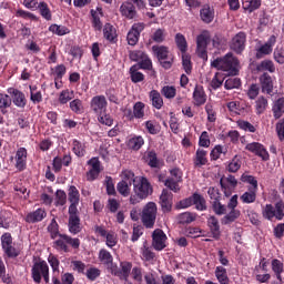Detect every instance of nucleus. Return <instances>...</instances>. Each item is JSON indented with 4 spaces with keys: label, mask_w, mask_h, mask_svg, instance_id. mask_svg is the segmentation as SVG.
I'll return each mask as SVG.
<instances>
[{
    "label": "nucleus",
    "mask_w": 284,
    "mask_h": 284,
    "mask_svg": "<svg viewBox=\"0 0 284 284\" xmlns=\"http://www.w3.org/2000/svg\"><path fill=\"white\" fill-rule=\"evenodd\" d=\"M165 37H168V33H165V29H158L153 32L151 39L152 41H154V43H163V41H165Z\"/></svg>",
    "instance_id": "nucleus-59"
},
{
    "label": "nucleus",
    "mask_w": 284,
    "mask_h": 284,
    "mask_svg": "<svg viewBox=\"0 0 284 284\" xmlns=\"http://www.w3.org/2000/svg\"><path fill=\"white\" fill-rule=\"evenodd\" d=\"M133 115L135 119H144L145 116V103L139 101L135 102L133 105Z\"/></svg>",
    "instance_id": "nucleus-51"
},
{
    "label": "nucleus",
    "mask_w": 284,
    "mask_h": 284,
    "mask_svg": "<svg viewBox=\"0 0 284 284\" xmlns=\"http://www.w3.org/2000/svg\"><path fill=\"white\" fill-rule=\"evenodd\" d=\"M140 69L134 67V64L130 68L129 74L131 77L132 83H142V81H145V74H143Z\"/></svg>",
    "instance_id": "nucleus-41"
},
{
    "label": "nucleus",
    "mask_w": 284,
    "mask_h": 284,
    "mask_svg": "<svg viewBox=\"0 0 284 284\" xmlns=\"http://www.w3.org/2000/svg\"><path fill=\"white\" fill-rule=\"evenodd\" d=\"M182 65L186 74H192V58L187 53H182Z\"/></svg>",
    "instance_id": "nucleus-57"
},
{
    "label": "nucleus",
    "mask_w": 284,
    "mask_h": 284,
    "mask_svg": "<svg viewBox=\"0 0 284 284\" xmlns=\"http://www.w3.org/2000/svg\"><path fill=\"white\" fill-rule=\"evenodd\" d=\"M245 150H247V152H252L255 156H260L262 161H270V152H267V149H265V146L260 142L247 143L245 145Z\"/></svg>",
    "instance_id": "nucleus-14"
},
{
    "label": "nucleus",
    "mask_w": 284,
    "mask_h": 284,
    "mask_svg": "<svg viewBox=\"0 0 284 284\" xmlns=\"http://www.w3.org/2000/svg\"><path fill=\"white\" fill-rule=\"evenodd\" d=\"M49 32L57 34V37H65V34H70V29L63 24L53 23L49 27Z\"/></svg>",
    "instance_id": "nucleus-42"
},
{
    "label": "nucleus",
    "mask_w": 284,
    "mask_h": 284,
    "mask_svg": "<svg viewBox=\"0 0 284 284\" xmlns=\"http://www.w3.org/2000/svg\"><path fill=\"white\" fill-rule=\"evenodd\" d=\"M161 94L165 99L172 100L176 97V87H174V85H164L161 89Z\"/></svg>",
    "instance_id": "nucleus-53"
},
{
    "label": "nucleus",
    "mask_w": 284,
    "mask_h": 284,
    "mask_svg": "<svg viewBox=\"0 0 284 284\" xmlns=\"http://www.w3.org/2000/svg\"><path fill=\"white\" fill-rule=\"evenodd\" d=\"M255 110H256V114H263V112L267 110V100L265 99V97H260L255 101Z\"/></svg>",
    "instance_id": "nucleus-58"
},
{
    "label": "nucleus",
    "mask_w": 284,
    "mask_h": 284,
    "mask_svg": "<svg viewBox=\"0 0 284 284\" xmlns=\"http://www.w3.org/2000/svg\"><path fill=\"white\" fill-rule=\"evenodd\" d=\"M274 45H276V36H271L264 44L256 49L255 58L263 59V57L272 54Z\"/></svg>",
    "instance_id": "nucleus-15"
},
{
    "label": "nucleus",
    "mask_w": 284,
    "mask_h": 284,
    "mask_svg": "<svg viewBox=\"0 0 284 284\" xmlns=\"http://www.w3.org/2000/svg\"><path fill=\"white\" fill-rule=\"evenodd\" d=\"M173 199H174V195L172 194V192H170L166 189H163L160 195V205L162 207V212L164 213L172 212Z\"/></svg>",
    "instance_id": "nucleus-21"
},
{
    "label": "nucleus",
    "mask_w": 284,
    "mask_h": 284,
    "mask_svg": "<svg viewBox=\"0 0 284 284\" xmlns=\"http://www.w3.org/2000/svg\"><path fill=\"white\" fill-rule=\"evenodd\" d=\"M225 90H234L241 88V79L229 78L224 83Z\"/></svg>",
    "instance_id": "nucleus-62"
},
{
    "label": "nucleus",
    "mask_w": 284,
    "mask_h": 284,
    "mask_svg": "<svg viewBox=\"0 0 284 284\" xmlns=\"http://www.w3.org/2000/svg\"><path fill=\"white\" fill-rule=\"evenodd\" d=\"M193 205H195V210L199 212H205L207 210L205 197L199 193H193Z\"/></svg>",
    "instance_id": "nucleus-39"
},
{
    "label": "nucleus",
    "mask_w": 284,
    "mask_h": 284,
    "mask_svg": "<svg viewBox=\"0 0 284 284\" xmlns=\"http://www.w3.org/2000/svg\"><path fill=\"white\" fill-rule=\"evenodd\" d=\"M52 247L57 252H63L64 254H68L70 252V247H72L73 250H79V247H81V240L61 233L53 241Z\"/></svg>",
    "instance_id": "nucleus-3"
},
{
    "label": "nucleus",
    "mask_w": 284,
    "mask_h": 284,
    "mask_svg": "<svg viewBox=\"0 0 284 284\" xmlns=\"http://www.w3.org/2000/svg\"><path fill=\"white\" fill-rule=\"evenodd\" d=\"M90 14H91L92 28L97 32H101L103 30V22H101V16H99V13H97V11H94V9L90 10Z\"/></svg>",
    "instance_id": "nucleus-43"
},
{
    "label": "nucleus",
    "mask_w": 284,
    "mask_h": 284,
    "mask_svg": "<svg viewBox=\"0 0 284 284\" xmlns=\"http://www.w3.org/2000/svg\"><path fill=\"white\" fill-rule=\"evenodd\" d=\"M143 30H145V23L143 22L134 23L131 27L126 36L129 45H136L139 43V39L141 38Z\"/></svg>",
    "instance_id": "nucleus-12"
},
{
    "label": "nucleus",
    "mask_w": 284,
    "mask_h": 284,
    "mask_svg": "<svg viewBox=\"0 0 284 284\" xmlns=\"http://www.w3.org/2000/svg\"><path fill=\"white\" fill-rule=\"evenodd\" d=\"M129 150H133L134 152H139L145 145V140L141 135H134L133 138L129 139L126 143Z\"/></svg>",
    "instance_id": "nucleus-30"
},
{
    "label": "nucleus",
    "mask_w": 284,
    "mask_h": 284,
    "mask_svg": "<svg viewBox=\"0 0 284 284\" xmlns=\"http://www.w3.org/2000/svg\"><path fill=\"white\" fill-rule=\"evenodd\" d=\"M262 216L266 219V221H272L276 219L277 221H283L284 217V203L280 201L274 205L266 204L262 210Z\"/></svg>",
    "instance_id": "nucleus-8"
},
{
    "label": "nucleus",
    "mask_w": 284,
    "mask_h": 284,
    "mask_svg": "<svg viewBox=\"0 0 284 284\" xmlns=\"http://www.w3.org/2000/svg\"><path fill=\"white\" fill-rule=\"evenodd\" d=\"M256 192H258V189H247V191L240 196V201L247 205L256 203Z\"/></svg>",
    "instance_id": "nucleus-34"
},
{
    "label": "nucleus",
    "mask_w": 284,
    "mask_h": 284,
    "mask_svg": "<svg viewBox=\"0 0 284 284\" xmlns=\"http://www.w3.org/2000/svg\"><path fill=\"white\" fill-rule=\"evenodd\" d=\"M28 165V150L26 148H19L16 153V168L19 172H23Z\"/></svg>",
    "instance_id": "nucleus-23"
},
{
    "label": "nucleus",
    "mask_w": 284,
    "mask_h": 284,
    "mask_svg": "<svg viewBox=\"0 0 284 284\" xmlns=\"http://www.w3.org/2000/svg\"><path fill=\"white\" fill-rule=\"evenodd\" d=\"M215 277L220 284H229L230 277L227 276V268L224 266H216L215 267Z\"/></svg>",
    "instance_id": "nucleus-38"
},
{
    "label": "nucleus",
    "mask_w": 284,
    "mask_h": 284,
    "mask_svg": "<svg viewBox=\"0 0 284 284\" xmlns=\"http://www.w3.org/2000/svg\"><path fill=\"white\" fill-rule=\"evenodd\" d=\"M273 59L276 63L283 64L284 63V49L283 48H275L273 52Z\"/></svg>",
    "instance_id": "nucleus-64"
},
{
    "label": "nucleus",
    "mask_w": 284,
    "mask_h": 284,
    "mask_svg": "<svg viewBox=\"0 0 284 284\" xmlns=\"http://www.w3.org/2000/svg\"><path fill=\"white\" fill-rule=\"evenodd\" d=\"M223 81H225V74L216 72L211 80V88H213V90H219V88L223 85Z\"/></svg>",
    "instance_id": "nucleus-52"
},
{
    "label": "nucleus",
    "mask_w": 284,
    "mask_h": 284,
    "mask_svg": "<svg viewBox=\"0 0 284 284\" xmlns=\"http://www.w3.org/2000/svg\"><path fill=\"white\" fill-rule=\"evenodd\" d=\"M257 72H276V67L272 60H264L256 67Z\"/></svg>",
    "instance_id": "nucleus-45"
},
{
    "label": "nucleus",
    "mask_w": 284,
    "mask_h": 284,
    "mask_svg": "<svg viewBox=\"0 0 284 284\" xmlns=\"http://www.w3.org/2000/svg\"><path fill=\"white\" fill-rule=\"evenodd\" d=\"M207 226L215 240L221 239V225L219 224V219H216V216L212 215L207 219Z\"/></svg>",
    "instance_id": "nucleus-28"
},
{
    "label": "nucleus",
    "mask_w": 284,
    "mask_h": 284,
    "mask_svg": "<svg viewBox=\"0 0 284 284\" xmlns=\"http://www.w3.org/2000/svg\"><path fill=\"white\" fill-rule=\"evenodd\" d=\"M263 0H243L242 8L245 12L252 14V12H256L261 8Z\"/></svg>",
    "instance_id": "nucleus-31"
},
{
    "label": "nucleus",
    "mask_w": 284,
    "mask_h": 284,
    "mask_svg": "<svg viewBox=\"0 0 284 284\" xmlns=\"http://www.w3.org/2000/svg\"><path fill=\"white\" fill-rule=\"evenodd\" d=\"M72 99H74V91L65 89L60 92L58 101L61 105H65L69 101H72Z\"/></svg>",
    "instance_id": "nucleus-48"
},
{
    "label": "nucleus",
    "mask_w": 284,
    "mask_h": 284,
    "mask_svg": "<svg viewBox=\"0 0 284 284\" xmlns=\"http://www.w3.org/2000/svg\"><path fill=\"white\" fill-rule=\"evenodd\" d=\"M1 246L8 258H17L21 254V251L12 245V234L10 233L1 235Z\"/></svg>",
    "instance_id": "nucleus-9"
},
{
    "label": "nucleus",
    "mask_w": 284,
    "mask_h": 284,
    "mask_svg": "<svg viewBox=\"0 0 284 284\" xmlns=\"http://www.w3.org/2000/svg\"><path fill=\"white\" fill-rule=\"evenodd\" d=\"M73 283H74V275H72L71 273L63 274L61 276V281L57 277H53V284H73Z\"/></svg>",
    "instance_id": "nucleus-63"
},
{
    "label": "nucleus",
    "mask_w": 284,
    "mask_h": 284,
    "mask_svg": "<svg viewBox=\"0 0 284 284\" xmlns=\"http://www.w3.org/2000/svg\"><path fill=\"white\" fill-rule=\"evenodd\" d=\"M38 8H39L40 14L43 19H45L47 21H52V12L50 11V8L48 7V3L40 2L38 4Z\"/></svg>",
    "instance_id": "nucleus-54"
},
{
    "label": "nucleus",
    "mask_w": 284,
    "mask_h": 284,
    "mask_svg": "<svg viewBox=\"0 0 284 284\" xmlns=\"http://www.w3.org/2000/svg\"><path fill=\"white\" fill-rule=\"evenodd\" d=\"M99 261L102 263V265L106 266V270L109 272L112 271V268L114 267V256H112V253H110V251L105 250V248H101L99 251V256H98Z\"/></svg>",
    "instance_id": "nucleus-24"
},
{
    "label": "nucleus",
    "mask_w": 284,
    "mask_h": 284,
    "mask_svg": "<svg viewBox=\"0 0 284 284\" xmlns=\"http://www.w3.org/2000/svg\"><path fill=\"white\" fill-rule=\"evenodd\" d=\"M47 230L52 241H55V239L61 235V233L59 232V223H57L55 219L51 220V223L48 225Z\"/></svg>",
    "instance_id": "nucleus-50"
},
{
    "label": "nucleus",
    "mask_w": 284,
    "mask_h": 284,
    "mask_svg": "<svg viewBox=\"0 0 284 284\" xmlns=\"http://www.w3.org/2000/svg\"><path fill=\"white\" fill-rule=\"evenodd\" d=\"M194 221H196V213L184 212L178 215V223H180V225H190V223H194Z\"/></svg>",
    "instance_id": "nucleus-37"
},
{
    "label": "nucleus",
    "mask_w": 284,
    "mask_h": 284,
    "mask_svg": "<svg viewBox=\"0 0 284 284\" xmlns=\"http://www.w3.org/2000/svg\"><path fill=\"white\" fill-rule=\"evenodd\" d=\"M88 165H91V170L87 173V181H97L101 174V161L99 158H92L88 161Z\"/></svg>",
    "instance_id": "nucleus-20"
},
{
    "label": "nucleus",
    "mask_w": 284,
    "mask_h": 284,
    "mask_svg": "<svg viewBox=\"0 0 284 284\" xmlns=\"http://www.w3.org/2000/svg\"><path fill=\"white\" fill-rule=\"evenodd\" d=\"M175 45L178 50H180L181 54L187 53V39H185L183 33L175 34Z\"/></svg>",
    "instance_id": "nucleus-40"
},
{
    "label": "nucleus",
    "mask_w": 284,
    "mask_h": 284,
    "mask_svg": "<svg viewBox=\"0 0 284 284\" xmlns=\"http://www.w3.org/2000/svg\"><path fill=\"white\" fill-rule=\"evenodd\" d=\"M221 154H227V148L217 144L213 148V150L210 153L211 161H219V159H221Z\"/></svg>",
    "instance_id": "nucleus-49"
},
{
    "label": "nucleus",
    "mask_w": 284,
    "mask_h": 284,
    "mask_svg": "<svg viewBox=\"0 0 284 284\" xmlns=\"http://www.w3.org/2000/svg\"><path fill=\"white\" fill-rule=\"evenodd\" d=\"M88 146L85 145V142H81L77 139L72 140V152L75 154V156H79L80 159L85 156Z\"/></svg>",
    "instance_id": "nucleus-32"
},
{
    "label": "nucleus",
    "mask_w": 284,
    "mask_h": 284,
    "mask_svg": "<svg viewBox=\"0 0 284 284\" xmlns=\"http://www.w3.org/2000/svg\"><path fill=\"white\" fill-rule=\"evenodd\" d=\"M156 214H159V207L156 206V203L154 202H148L141 213V222L142 225L146 227V230H152L156 223Z\"/></svg>",
    "instance_id": "nucleus-4"
},
{
    "label": "nucleus",
    "mask_w": 284,
    "mask_h": 284,
    "mask_svg": "<svg viewBox=\"0 0 284 284\" xmlns=\"http://www.w3.org/2000/svg\"><path fill=\"white\" fill-rule=\"evenodd\" d=\"M215 17L216 11L214 10V7L206 3L200 9V19L202 23L210 24L214 21Z\"/></svg>",
    "instance_id": "nucleus-19"
},
{
    "label": "nucleus",
    "mask_w": 284,
    "mask_h": 284,
    "mask_svg": "<svg viewBox=\"0 0 284 284\" xmlns=\"http://www.w3.org/2000/svg\"><path fill=\"white\" fill-rule=\"evenodd\" d=\"M149 99L155 110H161V108H163L164 102L163 97H161V92L151 90L149 93Z\"/></svg>",
    "instance_id": "nucleus-33"
},
{
    "label": "nucleus",
    "mask_w": 284,
    "mask_h": 284,
    "mask_svg": "<svg viewBox=\"0 0 284 284\" xmlns=\"http://www.w3.org/2000/svg\"><path fill=\"white\" fill-rule=\"evenodd\" d=\"M205 103H207L205 89L203 85L196 84L193 91V105H195V108H201V105H205Z\"/></svg>",
    "instance_id": "nucleus-18"
},
{
    "label": "nucleus",
    "mask_w": 284,
    "mask_h": 284,
    "mask_svg": "<svg viewBox=\"0 0 284 284\" xmlns=\"http://www.w3.org/2000/svg\"><path fill=\"white\" fill-rule=\"evenodd\" d=\"M152 52L164 70H170V68H172L174 63V55L170 54V49L168 47L153 45Z\"/></svg>",
    "instance_id": "nucleus-7"
},
{
    "label": "nucleus",
    "mask_w": 284,
    "mask_h": 284,
    "mask_svg": "<svg viewBox=\"0 0 284 284\" xmlns=\"http://www.w3.org/2000/svg\"><path fill=\"white\" fill-rule=\"evenodd\" d=\"M226 207H227V210H230V212L226 213L221 219V223H222V225H232V223H235L236 221H239V219H241V211L236 209V207H239V195L237 194L233 195L230 199Z\"/></svg>",
    "instance_id": "nucleus-6"
},
{
    "label": "nucleus",
    "mask_w": 284,
    "mask_h": 284,
    "mask_svg": "<svg viewBox=\"0 0 284 284\" xmlns=\"http://www.w3.org/2000/svg\"><path fill=\"white\" fill-rule=\"evenodd\" d=\"M133 193L130 195L129 203L136 205L141 201H145L153 192L152 184L145 176H140L138 180H133Z\"/></svg>",
    "instance_id": "nucleus-1"
},
{
    "label": "nucleus",
    "mask_w": 284,
    "mask_h": 284,
    "mask_svg": "<svg viewBox=\"0 0 284 284\" xmlns=\"http://www.w3.org/2000/svg\"><path fill=\"white\" fill-rule=\"evenodd\" d=\"M146 55H148V53H145V51L134 50V51H130L129 59L131 61L140 63L141 61H143L144 57H146Z\"/></svg>",
    "instance_id": "nucleus-60"
},
{
    "label": "nucleus",
    "mask_w": 284,
    "mask_h": 284,
    "mask_svg": "<svg viewBox=\"0 0 284 284\" xmlns=\"http://www.w3.org/2000/svg\"><path fill=\"white\" fill-rule=\"evenodd\" d=\"M130 183H128V181L122 180L121 182L118 183L116 185V190L119 192V194H121L122 196H128L130 194Z\"/></svg>",
    "instance_id": "nucleus-61"
},
{
    "label": "nucleus",
    "mask_w": 284,
    "mask_h": 284,
    "mask_svg": "<svg viewBox=\"0 0 284 284\" xmlns=\"http://www.w3.org/2000/svg\"><path fill=\"white\" fill-rule=\"evenodd\" d=\"M260 83L262 92H266V94H272V92H274V80H272V75H270V73L264 72L260 77Z\"/></svg>",
    "instance_id": "nucleus-25"
},
{
    "label": "nucleus",
    "mask_w": 284,
    "mask_h": 284,
    "mask_svg": "<svg viewBox=\"0 0 284 284\" xmlns=\"http://www.w3.org/2000/svg\"><path fill=\"white\" fill-rule=\"evenodd\" d=\"M8 94L11 95L12 102L16 108H26L28 105V99H26V93L20 91L19 89L9 88Z\"/></svg>",
    "instance_id": "nucleus-16"
},
{
    "label": "nucleus",
    "mask_w": 284,
    "mask_h": 284,
    "mask_svg": "<svg viewBox=\"0 0 284 284\" xmlns=\"http://www.w3.org/2000/svg\"><path fill=\"white\" fill-rule=\"evenodd\" d=\"M207 43H210V33L207 31L197 36L196 48H207Z\"/></svg>",
    "instance_id": "nucleus-56"
},
{
    "label": "nucleus",
    "mask_w": 284,
    "mask_h": 284,
    "mask_svg": "<svg viewBox=\"0 0 284 284\" xmlns=\"http://www.w3.org/2000/svg\"><path fill=\"white\" fill-rule=\"evenodd\" d=\"M207 151L199 148L193 156V165L194 168H203V165H207Z\"/></svg>",
    "instance_id": "nucleus-27"
},
{
    "label": "nucleus",
    "mask_w": 284,
    "mask_h": 284,
    "mask_svg": "<svg viewBox=\"0 0 284 284\" xmlns=\"http://www.w3.org/2000/svg\"><path fill=\"white\" fill-rule=\"evenodd\" d=\"M165 241H168V235L161 229H156L152 233V246L156 252H163L164 248L168 247L165 245Z\"/></svg>",
    "instance_id": "nucleus-13"
},
{
    "label": "nucleus",
    "mask_w": 284,
    "mask_h": 284,
    "mask_svg": "<svg viewBox=\"0 0 284 284\" xmlns=\"http://www.w3.org/2000/svg\"><path fill=\"white\" fill-rule=\"evenodd\" d=\"M211 68L226 72V77H236L239 74V58L232 52H227L224 57L216 58L211 62Z\"/></svg>",
    "instance_id": "nucleus-2"
},
{
    "label": "nucleus",
    "mask_w": 284,
    "mask_h": 284,
    "mask_svg": "<svg viewBox=\"0 0 284 284\" xmlns=\"http://www.w3.org/2000/svg\"><path fill=\"white\" fill-rule=\"evenodd\" d=\"M48 216V212L45 211V209L40 207L37 209L33 212H29L26 217L24 221L26 223H41V221H43V219H45Z\"/></svg>",
    "instance_id": "nucleus-22"
},
{
    "label": "nucleus",
    "mask_w": 284,
    "mask_h": 284,
    "mask_svg": "<svg viewBox=\"0 0 284 284\" xmlns=\"http://www.w3.org/2000/svg\"><path fill=\"white\" fill-rule=\"evenodd\" d=\"M69 108L74 114H83V101L81 99H74L69 103Z\"/></svg>",
    "instance_id": "nucleus-55"
},
{
    "label": "nucleus",
    "mask_w": 284,
    "mask_h": 284,
    "mask_svg": "<svg viewBox=\"0 0 284 284\" xmlns=\"http://www.w3.org/2000/svg\"><path fill=\"white\" fill-rule=\"evenodd\" d=\"M272 272L275 275V277L280 281V283H283V272H284V264L278 258H274L271 262Z\"/></svg>",
    "instance_id": "nucleus-29"
},
{
    "label": "nucleus",
    "mask_w": 284,
    "mask_h": 284,
    "mask_svg": "<svg viewBox=\"0 0 284 284\" xmlns=\"http://www.w3.org/2000/svg\"><path fill=\"white\" fill-rule=\"evenodd\" d=\"M120 14L125 19H134L136 17V7L128 0L120 6Z\"/></svg>",
    "instance_id": "nucleus-26"
},
{
    "label": "nucleus",
    "mask_w": 284,
    "mask_h": 284,
    "mask_svg": "<svg viewBox=\"0 0 284 284\" xmlns=\"http://www.w3.org/2000/svg\"><path fill=\"white\" fill-rule=\"evenodd\" d=\"M69 232L70 234H79L81 232V217L79 216H69Z\"/></svg>",
    "instance_id": "nucleus-36"
},
{
    "label": "nucleus",
    "mask_w": 284,
    "mask_h": 284,
    "mask_svg": "<svg viewBox=\"0 0 284 284\" xmlns=\"http://www.w3.org/2000/svg\"><path fill=\"white\" fill-rule=\"evenodd\" d=\"M103 37L110 43H114L116 41V29L111 23H105L103 28Z\"/></svg>",
    "instance_id": "nucleus-35"
},
{
    "label": "nucleus",
    "mask_w": 284,
    "mask_h": 284,
    "mask_svg": "<svg viewBox=\"0 0 284 284\" xmlns=\"http://www.w3.org/2000/svg\"><path fill=\"white\" fill-rule=\"evenodd\" d=\"M31 278L37 284L41 283V278H43L44 283H50V266H48V262L43 260L34 262L31 268Z\"/></svg>",
    "instance_id": "nucleus-5"
},
{
    "label": "nucleus",
    "mask_w": 284,
    "mask_h": 284,
    "mask_svg": "<svg viewBox=\"0 0 284 284\" xmlns=\"http://www.w3.org/2000/svg\"><path fill=\"white\" fill-rule=\"evenodd\" d=\"M131 272H132V262H128V261L120 262V268L116 264L111 268L112 276H116L118 278H120V281H125V282L129 281Z\"/></svg>",
    "instance_id": "nucleus-11"
},
{
    "label": "nucleus",
    "mask_w": 284,
    "mask_h": 284,
    "mask_svg": "<svg viewBox=\"0 0 284 284\" xmlns=\"http://www.w3.org/2000/svg\"><path fill=\"white\" fill-rule=\"evenodd\" d=\"M211 205L214 214H216L217 216H223L224 214H227V206L225 204H222L221 200L212 201Z\"/></svg>",
    "instance_id": "nucleus-46"
},
{
    "label": "nucleus",
    "mask_w": 284,
    "mask_h": 284,
    "mask_svg": "<svg viewBox=\"0 0 284 284\" xmlns=\"http://www.w3.org/2000/svg\"><path fill=\"white\" fill-rule=\"evenodd\" d=\"M247 45V33L245 31L237 32L231 40L230 49L235 54H243L245 47Z\"/></svg>",
    "instance_id": "nucleus-10"
},
{
    "label": "nucleus",
    "mask_w": 284,
    "mask_h": 284,
    "mask_svg": "<svg viewBox=\"0 0 284 284\" xmlns=\"http://www.w3.org/2000/svg\"><path fill=\"white\" fill-rule=\"evenodd\" d=\"M242 183H248V190H258V180L254 175H248L246 173L241 176Z\"/></svg>",
    "instance_id": "nucleus-47"
},
{
    "label": "nucleus",
    "mask_w": 284,
    "mask_h": 284,
    "mask_svg": "<svg viewBox=\"0 0 284 284\" xmlns=\"http://www.w3.org/2000/svg\"><path fill=\"white\" fill-rule=\"evenodd\" d=\"M90 105L94 114H103L108 110V100H105V95H95L91 99Z\"/></svg>",
    "instance_id": "nucleus-17"
},
{
    "label": "nucleus",
    "mask_w": 284,
    "mask_h": 284,
    "mask_svg": "<svg viewBox=\"0 0 284 284\" xmlns=\"http://www.w3.org/2000/svg\"><path fill=\"white\" fill-rule=\"evenodd\" d=\"M273 116L274 119H281L284 114V98L277 99L273 104Z\"/></svg>",
    "instance_id": "nucleus-44"
}]
</instances>
